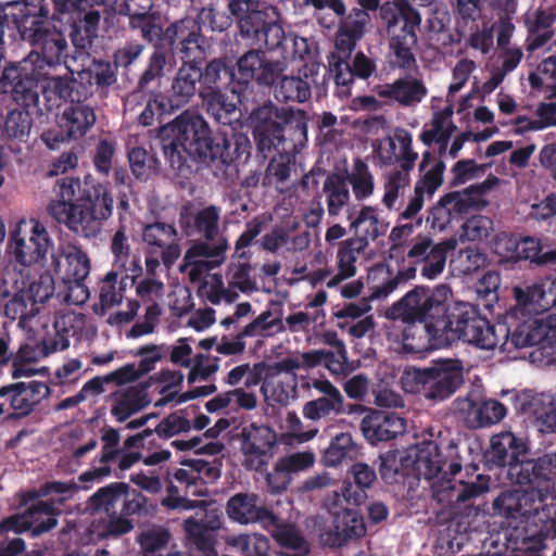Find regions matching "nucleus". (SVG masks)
<instances>
[{
	"mask_svg": "<svg viewBox=\"0 0 556 556\" xmlns=\"http://www.w3.org/2000/svg\"><path fill=\"white\" fill-rule=\"evenodd\" d=\"M53 191L58 199L48 204V214L79 237L98 238L113 216L115 200L110 182L100 181L91 174L83 179L58 178Z\"/></svg>",
	"mask_w": 556,
	"mask_h": 556,
	"instance_id": "f257e3e1",
	"label": "nucleus"
},
{
	"mask_svg": "<svg viewBox=\"0 0 556 556\" xmlns=\"http://www.w3.org/2000/svg\"><path fill=\"white\" fill-rule=\"evenodd\" d=\"M251 141L247 135L236 132L228 138L225 132L219 131L211 163L218 161L226 166L245 163L251 156Z\"/></svg>",
	"mask_w": 556,
	"mask_h": 556,
	"instance_id": "09e8293b",
	"label": "nucleus"
},
{
	"mask_svg": "<svg viewBox=\"0 0 556 556\" xmlns=\"http://www.w3.org/2000/svg\"><path fill=\"white\" fill-rule=\"evenodd\" d=\"M201 33V26L195 20L187 17L176 21L169 24L165 28V42L164 45L168 49V59L174 51L181 47L184 43H188L190 39L197 37Z\"/></svg>",
	"mask_w": 556,
	"mask_h": 556,
	"instance_id": "e2e57ef3",
	"label": "nucleus"
},
{
	"mask_svg": "<svg viewBox=\"0 0 556 556\" xmlns=\"http://www.w3.org/2000/svg\"><path fill=\"white\" fill-rule=\"evenodd\" d=\"M55 5V0H23L8 3L4 9V20L11 22L17 30L25 24L35 27L38 23L48 21L49 4Z\"/></svg>",
	"mask_w": 556,
	"mask_h": 556,
	"instance_id": "c03bdc74",
	"label": "nucleus"
},
{
	"mask_svg": "<svg viewBox=\"0 0 556 556\" xmlns=\"http://www.w3.org/2000/svg\"><path fill=\"white\" fill-rule=\"evenodd\" d=\"M556 452L545 454L538 458L530 457V451L525 452V457L514 462L507 468V479L515 484L527 486L552 494L555 490Z\"/></svg>",
	"mask_w": 556,
	"mask_h": 556,
	"instance_id": "aec40b11",
	"label": "nucleus"
},
{
	"mask_svg": "<svg viewBox=\"0 0 556 556\" xmlns=\"http://www.w3.org/2000/svg\"><path fill=\"white\" fill-rule=\"evenodd\" d=\"M354 412L366 413L361 421V431L371 445L389 442L406 430V420L394 412L371 409L355 405Z\"/></svg>",
	"mask_w": 556,
	"mask_h": 556,
	"instance_id": "bb28decb",
	"label": "nucleus"
},
{
	"mask_svg": "<svg viewBox=\"0 0 556 556\" xmlns=\"http://www.w3.org/2000/svg\"><path fill=\"white\" fill-rule=\"evenodd\" d=\"M46 78L42 65L33 62V55L8 62L0 74V94L17 106L38 109Z\"/></svg>",
	"mask_w": 556,
	"mask_h": 556,
	"instance_id": "6e6552de",
	"label": "nucleus"
},
{
	"mask_svg": "<svg viewBox=\"0 0 556 556\" xmlns=\"http://www.w3.org/2000/svg\"><path fill=\"white\" fill-rule=\"evenodd\" d=\"M65 261L66 271L64 281L70 285L74 283L75 288L83 294L80 300H72L71 295H68L66 301L72 304L84 303L87 299V290L83 282L90 273V260L80 247L68 245L65 251Z\"/></svg>",
	"mask_w": 556,
	"mask_h": 556,
	"instance_id": "3c124183",
	"label": "nucleus"
},
{
	"mask_svg": "<svg viewBox=\"0 0 556 556\" xmlns=\"http://www.w3.org/2000/svg\"><path fill=\"white\" fill-rule=\"evenodd\" d=\"M53 242L46 227L35 218L20 220L9 237V252L15 264L45 265Z\"/></svg>",
	"mask_w": 556,
	"mask_h": 556,
	"instance_id": "f8f14e48",
	"label": "nucleus"
},
{
	"mask_svg": "<svg viewBox=\"0 0 556 556\" xmlns=\"http://www.w3.org/2000/svg\"><path fill=\"white\" fill-rule=\"evenodd\" d=\"M236 83L248 87L251 83L258 86L271 87L285 71L283 62L266 56L262 49L251 48L238 58L236 62Z\"/></svg>",
	"mask_w": 556,
	"mask_h": 556,
	"instance_id": "393cba45",
	"label": "nucleus"
},
{
	"mask_svg": "<svg viewBox=\"0 0 556 556\" xmlns=\"http://www.w3.org/2000/svg\"><path fill=\"white\" fill-rule=\"evenodd\" d=\"M87 508L92 514L114 516L124 515L147 516L152 510L148 498L126 482H112L98 489L87 501Z\"/></svg>",
	"mask_w": 556,
	"mask_h": 556,
	"instance_id": "4468645a",
	"label": "nucleus"
},
{
	"mask_svg": "<svg viewBox=\"0 0 556 556\" xmlns=\"http://www.w3.org/2000/svg\"><path fill=\"white\" fill-rule=\"evenodd\" d=\"M228 517L240 525L261 522L276 526L278 517L261 503L257 494L241 492L229 497L226 503Z\"/></svg>",
	"mask_w": 556,
	"mask_h": 556,
	"instance_id": "c756f323",
	"label": "nucleus"
},
{
	"mask_svg": "<svg viewBox=\"0 0 556 556\" xmlns=\"http://www.w3.org/2000/svg\"><path fill=\"white\" fill-rule=\"evenodd\" d=\"M169 351L167 344H144L137 350L131 351V355L140 357L138 364L129 363L114 371L113 376H117L122 382L129 383L137 381L141 377L150 374L155 369L156 364L160 363Z\"/></svg>",
	"mask_w": 556,
	"mask_h": 556,
	"instance_id": "e433bc0d",
	"label": "nucleus"
},
{
	"mask_svg": "<svg viewBox=\"0 0 556 556\" xmlns=\"http://www.w3.org/2000/svg\"><path fill=\"white\" fill-rule=\"evenodd\" d=\"M440 467V475L432 479L430 489L433 500L443 506L463 504L489 490L490 479L483 475H477L472 481H455L454 477L462 470L458 462L451 460L447 464L442 456Z\"/></svg>",
	"mask_w": 556,
	"mask_h": 556,
	"instance_id": "ddd939ff",
	"label": "nucleus"
},
{
	"mask_svg": "<svg viewBox=\"0 0 556 556\" xmlns=\"http://www.w3.org/2000/svg\"><path fill=\"white\" fill-rule=\"evenodd\" d=\"M518 0H456L455 12L459 20L467 24L481 16L483 8L490 9L497 17L514 15Z\"/></svg>",
	"mask_w": 556,
	"mask_h": 556,
	"instance_id": "603ef678",
	"label": "nucleus"
},
{
	"mask_svg": "<svg viewBox=\"0 0 556 556\" xmlns=\"http://www.w3.org/2000/svg\"><path fill=\"white\" fill-rule=\"evenodd\" d=\"M448 294L450 289L444 285L434 289L415 286L386 311V317L391 320L418 321L425 324L428 331L438 333L447 325L444 317Z\"/></svg>",
	"mask_w": 556,
	"mask_h": 556,
	"instance_id": "39448f33",
	"label": "nucleus"
},
{
	"mask_svg": "<svg viewBox=\"0 0 556 556\" xmlns=\"http://www.w3.org/2000/svg\"><path fill=\"white\" fill-rule=\"evenodd\" d=\"M455 409L463 415L470 428H483L500 422L507 414V408L501 402L486 399L473 401L469 397L457 399Z\"/></svg>",
	"mask_w": 556,
	"mask_h": 556,
	"instance_id": "f704fd0d",
	"label": "nucleus"
},
{
	"mask_svg": "<svg viewBox=\"0 0 556 556\" xmlns=\"http://www.w3.org/2000/svg\"><path fill=\"white\" fill-rule=\"evenodd\" d=\"M179 236L173 224L154 222L142 229L146 269L155 275L161 265L166 269L177 262L181 254Z\"/></svg>",
	"mask_w": 556,
	"mask_h": 556,
	"instance_id": "2eb2a0df",
	"label": "nucleus"
},
{
	"mask_svg": "<svg viewBox=\"0 0 556 556\" xmlns=\"http://www.w3.org/2000/svg\"><path fill=\"white\" fill-rule=\"evenodd\" d=\"M416 379L427 400L441 402L451 397L464 383L463 365L459 359H438L431 366L419 369Z\"/></svg>",
	"mask_w": 556,
	"mask_h": 556,
	"instance_id": "6ab92c4d",
	"label": "nucleus"
},
{
	"mask_svg": "<svg viewBox=\"0 0 556 556\" xmlns=\"http://www.w3.org/2000/svg\"><path fill=\"white\" fill-rule=\"evenodd\" d=\"M326 75L329 83L334 85V96L348 99L352 94V87L356 79L368 80L377 73L376 61L358 51L351 60L341 56H328Z\"/></svg>",
	"mask_w": 556,
	"mask_h": 556,
	"instance_id": "4be33fe9",
	"label": "nucleus"
},
{
	"mask_svg": "<svg viewBox=\"0 0 556 556\" xmlns=\"http://www.w3.org/2000/svg\"><path fill=\"white\" fill-rule=\"evenodd\" d=\"M129 27L132 30H139L141 38L153 45L154 48L143 72L139 76L136 90L128 97L127 103L131 104L142 96L141 90L165 75V68L168 64V49L164 45L165 29L160 24L156 12L144 16L137 15L135 21L129 22Z\"/></svg>",
	"mask_w": 556,
	"mask_h": 556,
	"instance_id": "9b49d317",
	"label": "nucleus"
},
{
	"mask_svg": "<svg viewBox=\"0 0 556 556\" xmlns=\"http://www.w3.org/2000/svg\"><path fill=\"white\" fill-rule=\"evenodd\" d=\"M326 195L327 212L330 217H337L350 202L351 194L348 178L343 174H329L323 185Z\"/></svg>",
	"mask_w": 556,
	"mask_h": 556,
	"instance_id": "6e6d98bb",
	"label": "nucleus"
},
{
	"mask_svg": "<svg viewBox=\"0 0 556 556\" xmlns=\"http://www.w3.org/2000/svg\"><path fill=\"white\" fill-rule=\"evenodd\" d=\"M96 92L88 70L47 77L42 86L47 111L59 108L61 102L70 103L68 105H91L89 100Z\"/></svg>",
	"mask_w": 556,
	"mask_h": 556,
	"instance_id": "f3484780",
	"label": "nucleus"
},
{
	"mask_svg": "<svg viewBox=\"0 0 556 556\" xmlns=\"http://www.w3.org/2000/svg\"><path fill=\"white\" fill-rule=\"evenodd\" d=\"M528 446L522 439L513 432L505 431L491 438L490 447L484 453L485 465L492 468H502L507 473V468L520 457H525Z\"/></svg>",
	"mask_w": 556,
	"mask_h": 556,
	"instance_id": "473e14b6",
	"label": "nucleus"
},
{
	"mask_svg": "<svg viewBox=\"0 0 556 556\" xmlns=\"http://www.w3.org/2000/svg\"><path fill=\"white\" fill-rule=\"evenodd\" d=\"M40 109L17 106L0 115V139L26 142L33 127V114Z\"/></svg>",
	"mask_w": 556,
	"mask_h": 556,
	"instance_id": "8fccbe9b",
	"label": "nucleus"
},
{
	"mask_svg": "<svg viewBox=\"0 0 556 556\" xmlns=\"http://www.w3.org/2000/svg\"><path fill=\"white\" fill-rule=\"evenodd\" d=\"M514 245L517 258L530 261L538 266L555 265L556 267V250L542 253V244L539 238L525 236L519 238Z\"/></svg>",
	"mask_w": 556,
	"mask_h": 556,
	"instance_id": "052dcab7",
	"label": "nucleus"
},
{
	"mask_svg": "<svg viewBox=\"0 0 556 556\" xmlns=\"http://www.w3.org/2000/svg\"><path fill=\"white\" fill-rule=\"evenodd\" d=\"M502 352L511 353L514 350L539 345L541 349L556 345V316L549 315L545 319H528L510 330L505 325L497 327Z\"/></svg>",
	"mask_w": 556,
	"mask_h": 556,
	"instance_id": "a211bd4d",
	"label": "nucleus"
},
{
	"mask_svg": "<svg viewBox=\"0 0 556 556\" xmlns=\"http://www.w3.org/2000/svg\"><path fill=\"white\" fill-rule=\"evenodd\" d=\"M515 298L520 305L532 306L535 312L548 311L556 306V282L539 281L521 289H514Z\"/></svg>",
	"mask_w": 556,
	"mask_h": 556,
	"instance_id": "5fc2aeb1",
	"label": "nucleus"
},
{
	"mask_svg": "<svg viewBox=\"0 0 556 556\" xmlns=\"http://www.w3.org/2000/svg\"><path fill=\"white\" fill-rule=\"evenodd\" d=\"M348 218L351 220L350 231L354 233L349 240L358 244V248L366 249L370 241L384 236L388 230V224L379 218L375 206L364 205L355 218L351 214Z\"/></svg>",
	"mask_w": 556,
	"mask_h": 556,
	"instance_id": "a19ab883",
	"label": "nucleus"
},
{
	"mask_svg": "<svg viewBox=\"0 0 556 556\" xmlns=\"http://www.w3.org/2000/svg\"><path fill=\"white\" fill-rule=\"evenodd\" d=\"M161 504L167 509L190 510L200 507V511L184 520L186 536L204 556L216 554L217 531L222 527L216 509H207L208 504L205 501H193L180 495H166Z\"/></svg>",
	"mask_w": 556,
	"mask_h": 556,
	"instance_id": "1a4fd4ad",
	"label": "nucleus"
},
{
	"mask_svg": "<svg viewBox=\"0 0 556 556\" xmlns=\"http://www.w3.org/2000/svg\"><path fill=\"white\" fill-rule=\"evenodd\" d=\"M228 9L237 22L240 37L250 46L267 25L280 18L277 7L267 0H229Z\"/></svg>",
	"mask_w": 556,
	"mask_h": 556,
	"instance_id": "b1692460",
	"label": "nucleus"
},
{
	"mask_svg": "<svg viewBox=\"0 0 556 556\" xmlns=\"http://www.w3.org/2000/svg\"><path fill=\"white\" fill-rule=\"evenodd\" d=\"M442 248L434 244L432 239L429 237H419L409 248L406 253V257L412 262L406 268L400 269L395 276L388 278L380 286L377 287L374 294L377 298H386L395 291L400 286L407 283L409 280L416 277V265L421 264L430 256L434 251H440Z\"/></svg>",
	"mask_w": 556,
	"mask_h": 556,
	"instance_id": "7c9ffc66",
	"label": "nucleus"
},
{
	"mask_svg": "<svg viewBox=\"0 0 556 556\" xmlns=\"http://www.w3.org/2000/svg\"><path fill=\"white\" fill-rule=\"evenodd\" d=\"M432 159L433 156L430 151L422 153L421 162L419 164V172L425 173L416 181L414 187V195L409 200L405 210L401 213V219L414 218L421 211L426 197L429 199L432 198L438 189L443 185L444 172L446 168L444 161L439 160L430 169L425 170L426 167L431 163Z\"/></svg>",
	"mask_w": 556,
	"mask_h": 556,
	"instance_id": "cd10ccee",
	"label": "nucleus"
},
{
	"mask_svg": "<svg viewBox=\"0 0 556 556\" xmlns=\"http://www.w3.org/2000/svg\"><path fill=\"white\" fill-rule=\"evenodd\" d=\"M96 121L93 105H67L59 116L56 127L43 131L40 139L47 148L54 150L60 143L85 137L93 128Z\"/></svg>",
	"mask_w": 556,
	"mask_h": 556,
	"instance_id": "5701e85b",
	"label": "nucleus"
},
{
	"mask_svg": "<svg viewBox=\"0 0 556 556\" xmlns=\"http://www.w3.org/2000/svg\"><path fill=\"white\" fill-rule=\"evenodd\" d=\"M285 148V146L275 148L274 152L276 151L277 154L271 156L262 178L264 187L275 186L280 192L288 189L291 173L296 169L295 153L300 149Z\"/></svg>",
	"mask_w": 556,
	"mask_h": 556,
	"instance_id": "a18cd8bd",
	"label": "nucleus"
},
{
	"mask_svg": "<svg viewBox=\"0 0 556 556\" xmlns=\"http://www.w3.org/2000/svg\"><path fill=\"white\" fill-rule=\"evenodd\" d=\"M220 207L208 205L199 210L194 214L181 213L179 225L186 236L199 235L203 240L194 242H206L208 244H218L224 241L228 244L226 237L220 233Z\"/></svg>",
	"mask_w": 556,
	"mask_h": 556,
	"instance_id": "c85d7f7f",
	"label": "nucleus"
},
{
	"mask_svg": "<svg viewBox=\"0 0 556 556\" xmlns=\"http://www.w3.org/2000/svg\"><path fill=\"white\" fill-rule=\"evenodd\" d=\"M256 155L268 159L275 148H302L307 141V123L301 111L279 108L267 100L254 106L248 117Z\"/></svg>",
	"mask_w": 556,
	"mask_h": 556,
	"instance_id": "7ed1b4c3",
	"label": "nucleus"
},
{
	"mask_svg": "<svg viewBox=\"0 0 556 556\" xmlns=\"http://www.w3.org/2000/svg\"><path fill=\"white\" fill-rule=\"evenodd\" d=\"M406 326L402 331V346L407 353L421 354L430 349L448 346L443 332L428 331L425 324L418 321H403Z\"/></svg>",
	"mask_w": 556,
	"mask_h": 556,
	"instance_id": "49530a36",
	"label": "nucleus"
},
{
	"mask_svg": "<svg viewBox=\"0 0 556 556\" xmlns=\"http://www.w3.org/2000/svg\"><path fill=\"white\" fill-rule=\"evenodd\" d=\"M442 453L437 443H421L413 456L397 458L395 452L389 451L379 456V473L387 484L405 483L406 478L415 476L430 483L441 471Z\"/></svg>",
	"mask_w": 556,
	"mask_h": 556,
	"instance_id": "0eeeda50",
	"label": "nucleus"
},
{
	"mask_svg": "<svg viewBox=\"0 0 556 556\" xmlns=\"http://www.w3.org/2000/svg\"><path fill=\"white\" fill-rule=\"evenodd\" d=\"M240 438L243 467L248 470H262L267 465L277 442L276 432L268 426L252 422L242 428Z\"/></svg>",
	"mask_w": 556,
	"mask_h": 556,
	"instance_id": "a878e982",
	"label": "nucleus"
},
{
	"mask_svg": "<svg viewBox=\"0 0 556 556\" xmlns=\"http://www.w3.org/2000/svg\"><path fill=\"white\" fill-rule=\"evenodd\" d=\"M366 534L362 515L355 509L343 508L333 515L332 528L321 534L323 542L330 547H341Z\"/></svg>",
	"mask_w": 556,
	"mask_h": 556,
	"instance_id": "c9c22d12",
	"label": "nucleus"
},
{
	"mask_svg": "<svg viewBox=\"0 0 556 556\" xmlns=\"http://www.w3.org/2000/svg\"><path fill=\"white\" fill-rule=\"evenodd\" d=\"M68 26L72 43L80 53H87L92 47L93 39L98 37L101 11L87 13H68Z\"/></svg>",
	"mask_w": 556,
	"mask_h": 556,
	"instance_id": "de8ad7c7",
	"label": "nucleus"
},
{
	"mask_svg": "<svg viewBox=\"0 0 556 556\" xmlns=\"http://www.w3.org/2000/svg\"><path fill=\"white\" fill-rule=\"evenodd\" d=\"M0 307L7 318L18 320V327L22 329H29L31 319L40 313V307L31 302L25 288L2 303Z\"/></svg>",
	"mask_w": 556,
	"mask_h": 556,
	"instance_id": "4d7b16f0",
	"label": "nucleus"
},
{
	"mask_svg": "<svg viewBox=\"0 0 556 556\" xmlns=\"http://www.w3.org/2000/svg\"><path fill=\"white\" fill-rule=\"evenodd\" d=\"M195 72L199 94L226 89L223 85L236 81L235 66L226 56L214 58L200 65Z\"/></svg>",
	"mask_w": 556,
	"mask_h": 556,
	"instance_id": "37998d69",
	"label": "nucleus"
},
{
	"mask_svg": "<svg viewBox=\"0 0 556 556\" xmlns=\"http://www.w3.org/2000/svg\"><path fill=\"white\" fill-rule=\"evenodd\" d=\"M74 321L75 317L71 314L56 316L53 324L55 334L43 339V351L29 343L21 344L16 351H9L8 365H11L12 378L34 376L37 372L34 366L39 362L42 354L49 355L67 349L70 338L76 333Z\"/></svg>",
	"mask_w": 556,
	"mask_h": 556,
	"instance_id": "9d476101",
	"label": "nucleus"
},
{
	"mask_svg": "<svg viewBox=\"0 0 556 556\" xmlns=\"http://www.w3.org/2000/svg\"><path fill=\"white\" fill-rule=\"evenodd\" d=\"M229 245L222 241L218 244L206 242H193L184 255L186 267H191L189 277L191 281L201 278L204 273L222 265L226 260V251Z\"/></svg>",
	"mask_w": 556,
	"mask_h": 556,
	"instance_id": "72a5a7b5",
	"label": "nucleus"
},
{
	"mask_svg": "<svg viewBox=\"0 0 556 556\" xmlns=\"http://www.w3.org/2000/svg\"><path fill=\"white\" fill-rule=\"evenodd\" d=\"M116 210L118 215L119 227L115 231L111 240V251L117 262H121L124 266L125 261L128 260L130 253V247L126 237V225L127 215L130 214L129 198L126 192L119 191L116 199Z\"/></svg>",
	"mask_w": 556,
	"mask_h": 556,
	"instance_id": "13d9d810",
	"label": "nucleus"
},
{
	"mask_svg": "<svg viewBox=\"0 0 556 556\" xmlns=\"http://www.w3.org/2000/svg\"><path fill=\"white\" fill-rule=\"evenodd\" d=\"M295 48L298 45H302L306 49V39L294 36L292 34L287 35L279 24V21H273L270 25H267L260 34V38H256L251 47L255 49H262L265 47L269 51H280L282 59L295 60L302 56V52L294 49L289 51V46Z\"/></svg>",
	"mask_w": 556,
	"mask_h": 556,
	"instance_id": "ea45409f",
	"label": "nucleus"
},
{
	"mask_svg": "<svg viewBox=\"0 0 556 556\" xmlns=\"http://www.w3.org/2000/svg\"><path fill=\"white\" fill-rule=\"evenodd\" d=\"M160 94L162 109L175 113L185 108L197 94L199 96L195 72L191 67L179 66L170 79L169 87L160 91Z\"/></svg>",
	"mask_w": 556,
	"mask_h": 556,
	"instance_id": "2f4dec72",
	"label": "nucleus"
},
{
	"mask_svg": "<svg viewBox=\"0 0 556 556\" xmlns=\"http://www.w3.org/2000/svg\"><path fill=\"white\" fill-rule=\"evenodd\" d=\"M446 327L442 330L448 345L455 340H462L481 350H493L500 344L497 327L481 315L478 306L467 302H456L447 305Z\"/></svg>",
	"mask_w": 556,
	"mask_h": 556,
	"instance_id": "423d86ee",
	"label": "nucleus"
},
{
	"mask_svg": "<svg viewBox=\"0 0 556 556\" xmlns=\"http://www.w3.org/2000/svg\"><path fill=\"white\" fill-rule=\"evenodd\" d=\"M367 10L379 9V16L390 36V49L393 52V64L402 70L416 66L413 49L418 42L417 30L421 16L407 0H356Z\"/></svg>",
	"mask_w": 556,
	"mask_h": 556,
	"instance_id": "20e7f679",
	"label": "nucleus"
},
{
	"mask_svg": "<svg viewBox=\"0 0 556 556\" xmlns=\"http://www.w3.org/2000/svg\"><path fill=\"white\" fill-rule=\"evenodd\" d=\"M58 516L47 517L43 520L36 519L33 523L20 515H12L0 522V534L13 531L23 533L28 531L31 538L47 533L58 526Z\"/></svg>",
	"mask_w": 556,
	"mask_h": 556,
	"instance_id": "680f3d73",
	"label": "nucleus"
},
{
	"mask_svg": "<svg viewBox=\"0 0 556 556\" xmlns=\"http://www.w3.org/2000/svg\"><path fill=\"white\" fill-rule=\"evenodd\" d=\"M146 389L140 384L126 391L111 408V414L119 422L127 420L131 415L143 409L150 404Z\"/></svg>",
	"mask_w": 556,
	"mask_h": 556,
	"instance_id": "bf43d9fd",
	"label": "nucleus"
},
{
	"mask_svg": "<svg viewBox=\"0 0 556 556\" xmlns=\"http://www.w3.org/2000/svg\"><path fill=\"white\" fill-rule=\"evenodd\" d=\"M376 481L377 473L372 467L366 463H355L341 485V496L348 504L359 506L367 500V491Z\"/></svg>",
	"mask_w": 556,
	"mask_h": 556,
	"instance_id": "58836bf2",
	"label": "nucleus"
},
{
	"mask_svg": "<svg viewBox=\"0 0 556 556\" xmlns=\"http://www.w3.org/2000/svg\"><path fill=\"white\" fill-rule=\"evenodd\" d=\"M321 67L318 63H306L298 71V75L282 76L275 88V97L279 102L304 103L311 99L312 87L315 88L317 97L327 94L329 80L324 74L319 77Z\"/></svg>",
	"mask_w": 556,
	"mask_h": 556,
	"instance_id": "412c9836",
	"label": "nucleus"
},
{
	"mask_svg": "<svg viewBox=\"0 0 556 556\" xmlns=\"http://www.w3.org/2000/svg\"><path fill=\"white\" fill-rule=\"evenodd\" d=\"M199 98L205 112L218 124L231 126L239 119L238 101L233 89L228 88L200 93Z\"/></svg>",
	"mask_w": 556,
	"mask_h": 556,
	"instance_id": "79ce46f5",
	"label": "nucleus"
},
{
	"mask_svg": "<svg viewBox=\"0 0 556 556\" xmlns=\"http://www.w3.org/2000/svg\"><path fill=\"white\" fill-rule=\"evenodd\" d=\"M128 161L132 175L139 180H148L159 174L160 161L152 151L135 147L128 152Z\"/></svg>",
	"mask_w": 556,
	"mask_h": 556,
	"instance_id": "69168bd1",
	"label": "nucleus"
},
{
	"mask_svg": "<svg viewBox=\"0 0 556 556\" xmlns=\"http://www.w3.org/2000/svg\"><path fill=\"white\" fill-rule=\"evenodd\" d=\"M134 266V275L125 274L118 279L116 271H109L105 277L101 280L99 287V299L103 308H111L112 306L119 304L123 300V293L128 286L135 283V278L141 275L142 268L139 260L131 262Z\"/></svg>",
	"mask_w": 556,
	"mask_h": 556,
	"instance_id": "864d4df0",
	"label": "nucleus"
},
{
	"mask_svg": "<svg viewBox=\"0 0 556 556\" xmlns=\"http://www.w3.org/2000/svg\"><path fill=\"white\" fill-rule=\"evenodd\" d=\"M163 154L169 166L187 176L198 163L208 164L217 143V134L194 110H185L157 130Z\"/></svg>",
	"mask_w": 556,
	"mask_h": 556,
	"instance_id": "f03ea898",
	"label": "nucleus"
},
{
	"mask_svg": "<svg viewBox=\"0 0 556 556\" xmlns=\"http://www.w3.org/2000/svg\"><path fill=\"white\" fill-rule=\"evenodd\" d=\"M356 453V444L352 434L341 432L330 441L329 446L325 450L323 462L327 467H337L345 459H351Z\"/></svg>",
	"mask_w": 556,
	"mask_h": 556,
	"instance_id": "338daca9",
	"label": "nucleus"
},
{
	"mask_svg": "<svg viewBox=\"0 0 556 556\" xmlns=\"http://www.w3.org/2000/svg\"><path fill=\"white\" fill-rule=\"evenodd\" d=\"M344 412V403L326 399H314L306 402L302 415L313 424L327 422Z\"/></svg>",
	"mask_w": 556,
	"mask_h": 556,
	"instance_id": "774afa93",
	"label": "nucleus"
},
{
	"mask_svg": "<svg viewBox=\"0 0 556 556\" xmlns=\"http://www.w3.org/2000/svg\"><path fill=\"white\" fill-rule=\"evenodd\" d=\"M498 182L496 176H489L484 181L471 185L463 191H452L442 195V203L446 204L452 215L466 214L471 208L484 206L486 202L482 198Z\"/></svg>",
	"mask_w": 556,
	"mask_h": 556,
	"instance_id": "4c0bfd02",
	"label": "nucleus"
},
{
	"mask_svg": "<svg viewBox=\"0 0 556 556\" xmlns=\"http://www.w3.org/2000/svg\"><path fill=\"white\" fill-rule=\"evenodd\" d=\"M528 81L533 90L547 92L548 99L556 98V55L543 59L536 71L529 74Z\"/></svg>",
	"mask_w": 556,
	"mask_h": 556,
	"instance_id": "0e129e2a",
	"label": "nucleus"
},
{
	"mask_svg": "<svg viewBox=\"0 0 556 556\" xmlns=\"http://www.w3.org/2000/svg\"><path fill=\"white\" fill-rule=\"evenodd\" d=\"M21 38L27 41L33 50L27 56L33 55V62L49 67L66 63L70 49L64 33L58 29L49 21L38 23L35 27L22 25L17 30Z\"/></svg>",
	"mask_w": 556,
	"mask_h": 556,
	"instance_id": "dca6fc26",
	"label": "nucleus"
}]
</instances>
